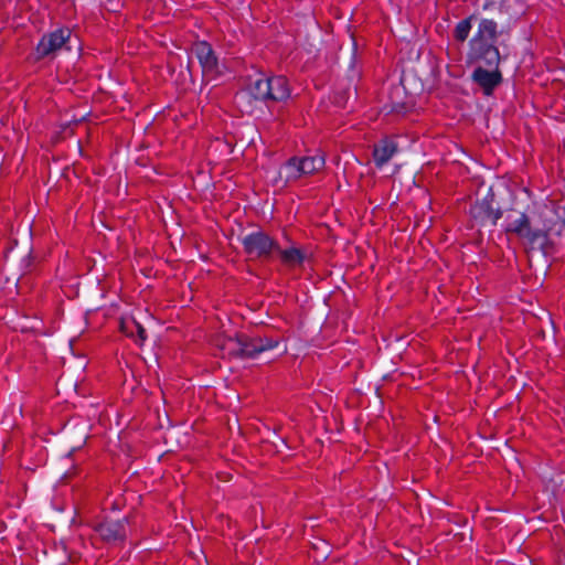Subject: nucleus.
Here are the masks:
<instances>
[{
    "label": "nucleus",
    "instance_id": "nucleus-19",
    "mask_svg": "<svg viewBox=\"0 0 565 565\" xmlns=\"http://www.w3.org/2000/svg\"><path fill=\"white\" fill-rule=\"evenodd\" d=\"M402 108H404V106H403V105L398 106V108H397V107H396V108L394 107V108H393V110H394L395 113H399V111H402Z\"/></svg>",
    "mask_w": 565,
    "mask_h": 565
},
{
    "label": "nucleus",
    "instance_id": "nucleus-14",
    "mask_svg": "<svg viewBox=\"0 0 565 565\" xmlns=\"http://www.w3.org/2000/svg\"><path fill=\"white\" fill-rule=\"evenodd\" d=\"M301 159L297 157L290 158L280 170V177H285L286 182L297 180L300 175L305 174L300 170Z\"/></svg>",
    "mask_w": 565,
    "mask_h": 565
},
{
    "label": "nucleus",
    "instance_id": "nucleus-8",
    "mask_svg": "<svg viewBox=\"0 0 565 565\" xmlns=\"http://www.w3.org/2000/svg\"><path fill=\"white\" fill-rule=\"evenodd\" d=\"M70 35L71 31L68 29L56 30L50 34L44 35L36 46L38 57H45L55 53L66 43V41L70 39Z\"/></svg>",
    "mask_w": 565,
    "mask_h": 565
},
{
    "label": "nucleus",
    "instance_id": "nucleus-10",
    "mask_svg": "<svg viewBox=\"0 0 565 565\" xmlns=\"http://www.w3.org/2000/svg\"><path fill=\"white\" fill-rule=\"evenodd\" d=\"M397 151V146L394 141L383 139L374 146L373 158L377 167L387 163L394 153Z\"/></svg>",
    "mask_w": 565,
    "mask_h": 565
},
{
    "label": "nucleus",
    "instance_id": "nucleus-15",
    "mask_svg": "<svg viewBox=\"0 0 565 565\" xmlns=\"http://www.w3.org/2000/svg\"><path fill=\"white\" fill-rule=\"evenodd\" d=\"M269 77L258 78L249 86L250 95L258 100H268Z\"/></svg>",
    "mask_w": 565,
    "mask_h": 565
},
{
    "label": "nucleus",
    "instance_id": "nucleus-17",
    "mask_svg": "<svg viewBox=\"0 0 565 565\" xmlns=\"http://www.w3.org/2000/svg\"><path fill=\"white\" fill-rule=\"evenodd\" d=\"M475 19L473 15L461 20L455 29V38L456 40L463 42L467 40L469 32L471 30V21Z\"/></svg>",
    "mask_w": 565,
    "mask_h": 565
},
{
    "label": "nucleus",
    "instance_id": "nucleus-11",
    "mask_svg": "<svg viewBox=\"0 0 565 565\" xmlns=\"http://www.w3.org/2000/svg\"><path fill=\"white\" fill-rule=\"evenodd\" d=\"M268 99L274 102L286 100L290 96L287 79L284 76L269 77Z\"/></svg>",
    "mask_w": 565,
    "mask_h": 565
},
{
    "label": "nucleus",
    "instance_id": "nucleus-6",
    "mask_svg": "<svg viewBox=\"0 0 565 565\" xmlns=\"http://www.w3.org/2000/svg\"><path fill=\"white\" fill-rule=\"evenodd\" d=\"M471 79L476 83L483 92L484 95H491L493 89L502 83V74L497 68H488L477 66L471 74Z\"/></svg>",
    "mask_w": 565,
    "mask_h": 565
},
{
    "label": "nucleus",
    "instance_id": "nucleus-5",
    "mask_svg": "<svg viewBox=\"0 0 565 565\" xmlns=\"http://www.w3.org/2000/svg\"><path fill=\"white\" fill-rule=\"evenodd\" d=\"M127 523L128 520L126 518L118 521L105 520L97 523L94 526V531L105 543L116 545L125 542L127 537Z\"/></svg>",
    "mask_w": 565,
    "mask_h": 565
},
{
    "label": "nucleus",
    "instance_id": "nucleus-16",
    "mask_svg": "<svg viewBox=\"0 0 565 565\" xmlns=\"http://www.w3.org/2000/svg\"><path fill=\"white\" fill-rule=\"evenodd\" d=\"M323 166H324L323 157H320V156L305 157L301 159L300 170H302V172L305 174H310V173H313V172L320 170L321 168H323Z\"/></svg>",
    "mask_w": 565,
    "mask_h": 565
},
{
    "label": "nucleus",
    "instance_id": "nucleus-20",
    "mask_svg": "<svg viewBox=\"0 0 565 565\" xmlns=\"http://www.w3.org/2000/svg\"><path fill=\"white\" fill-rule=\"evenodd\" d=\"M23 318H31V315L24 313ZM32 318H36V316L34 315V316H32Z\"/></svg>",
    "mask_w": 565,
    "mask_h": 565
},
{
    "label": "nucleus",
    "instance_id": "nucleus-12",
    "mask_svg": "<svg viewBox=\"0 0 565 565\" xmlns=\"http://www.w3.org/2000/svg\"><path fill=\"white\" fill-rule=\"evenodd\" d=\"M275 253H277L280 256L285 265L290 267L301 265L306 258L303 252L294 246L287 249H281L278 246V249H276Z\"/></svg>",
    "mask_w": 565,
    "mask_h": 565
},
{
    "label": "nucleus",
    "instance_id": "nucleus-7",
    "mask_svg": "<svg viewBox=\"0 0 565 565\" xmlns=\"http://www.w3.org/2000/svg\"><path fill=\"white\" fill-rule=\"evenodd\" d=\"M235 340L238 349L234 351V354L241 358H254L256 354L273 348L270 341H264L260 338H249L243 333H236Z\"/></svg>",
    "mask_w": 565,
    "mask_h": 565
},
{
    "label": "nucleus",
    "instance_id": "nucleus-4",
    "mask_svg": "<svg viewBox=\"0 0 565 565\" xmlns=\"http://www.w3.org/2000/svg\"><path fill=\"white\" fill-rule=\"evenodd\" d=\"M494 193L490 189L488 194L481 200L477 201L470 209L471 216L484 225L487 222H491L495 225L498 220L502 217V210L500 207H493Z\"/></svg>",
    "mask_w": 565,
    "mask_h": 565
},
{
    "label": "nucleus",
    "instance_id": "nucleus-2",
    "mask_svg": "<svg viewBox=\"0 0 565 565\" xmlns=\"http://www.w3.org/2000/svg\"><path fill=\"white\" fill-rule=\"evenodd\" d=\"M500 33L493 20L481 19L477 33L469 42V63L488 68L499 67L501 55L495 42Z\"/></svg>",
    "mask_w": 565,
    "mask_h": 565
},
{
    "label": "nucleus",
    "instance_id": "nucleus-9",
    "mask_svg": "<svg viewBox=\"0 0 565 565\" xmlns=\"http://www.w3.org/2000/svg\"><path fill=\"white\" fill-rule=\"evenodd\" d=\"M193 53L198 57L204 73H218V62L212 47L206 42L196 43Z\"/></svg>",
    "mask_w": 565,
    "mask_h": 565
},
{
    "label": "nucleus",
    "instance_id": "nucleus-18",
    "mask_svg": "<svg viewBox=\"0 0 565 565\" xmlns=\"http://www.w3.org/2000/svg\"><path fill=\"white\" fill-rule=\"evenodd\" d=\"M532 318L539 319L542 318L540 313L537 312H531Z\"/></svg>",
    "mask_w": 565,
    "mask_h": 565
},
{
    "label": "nucleus",
    "instance_id": "nucleus-13",
    "mask_svg": "<svg viewBox=\"0 0 565 565\" xmlns=\"http://www.w3.org/2000/svg\"><path fill=\"white\" fill-rule=\"evenodd\" d=\"M119 329L127 337L134 338L137 334L140 344L146 340V330L138 320H119Z\"/></svg>",
    "mask_w": 565,
    "mask_h": 565
},
{
    "label": "nucleus",
    "instance_id": "nucleus-1",
    "mask_svg": "<svg viewBox=\"0 0 565 565\" xmlns=\"http://www.w3.org/2000/svg\"><path fill=\"white\" fill-rule=\"evenodd\" d=\"M505 231L515 234L532 248L548 253V234H559L565 227V206L545 205L536 214L519 213L518 217L507 216Z\"/></svg>",
    "mask_w": 565,
    "mask_h": 565
},
{
    "label": "nucleus",
    "instance_id": "nucleus-3",
    "mask_svg": "<svg viewBox=\"0 0 565 565\" xmlns=\"http://www.w3.org/2000/svg\"><path fill=\"white\" fill-rule=\"evenodd\" d=\"M244 252L256 258H270L278 249V243L264 231L253 232L242 238Z\"/></svg>",
    "mask_w": 565,
    "mask_h": 565
}]
</instances>
